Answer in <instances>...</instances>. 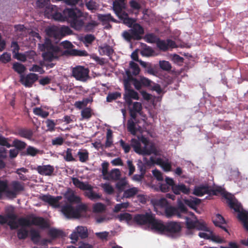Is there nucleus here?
Returning a JSON list of instances; mask_svg holds the SVG:
<instances>
[{"mask_svg":"<svg viewBox=\"0 0 248 248\" xmlns=\"http://www.w3.org/2000/svg\"><path fill=\"white\" fill-rule=\"evenodd\" d=\"M63 54L65 55L75 56H87L88 55V53L86 50H81L76 49L65 50L63 51Z\"/></svg>","mask_w":248,"mask_h":248,"instance_id":"obj_28","label":"nucleus"},{"mask_svg":"<svg viewBox=\"0 0 248 248\" xmlns=\"http://www.w3.org/2000/svg\"><path fill=\"white\" fill-rule=\"evenodd\" d=\"M33 113L38 116H41L42 118H46L48 115V112L44 110L41 108H35L33 109Z\"/></svg>","mask_w":248,"mask_h":248,"instance_id":"obj_46","label":"nucleus"},{"mask_svg":"<svg viewBox=\"0 0 248 248\" xmlns=\"http://www.w3.org/2000/svg\"><path fill=\"white\" fill-rule=\"evenodd\" d=\"M139 189L137 187H133L124 191L123 197L125 198H130L135 196L138 194Z\"/></svg>","mask_w":248,"mask_h":248,"instance_id":"obj_35","label":"nucleus"},{"mask_svg":"<svg viewBox=\"0 0 248 248\" xmlns=\"http://www.w3.org/2000/svg\"><path fill=\"white\" fill-rule=\"evenodd\" d=\"M31 220L26 217H21L17 219V223L21 228L17 231V236L19 240H25L29 235L30 231L26 228L31 225L39 226L41 229H46L49 227L47 221L42 217L30 216Z\"/></svg>","mask_w":248,"mask_h":248,"instance_id":"obj_2","label":"nucleus"},{"mask_svg":"<svg viewBox=\"0 0 248 248\" xmlns=\"http://www.w3.org/2000/svg\"><path fill=\"white\" fill-rule=\"evenodd\" d=\"M58 53L52 51H46L43 53L42 56L45 61L50 62L54 59L57 58V56L56 55Z\"/></svg>","mask_w":248,"mask_h":248,"instance_id":"obj_37","label":"nucleus"},{"mask_svg":"<svg viewBox=\"0 0 248 248\" xmlns=\"http://www.w3.org/2000/svg\"><path fill=\"white\" fill-rule=\"evenodd\" d=\"M212 221L216 227H218L229 233L228 230L226 227L227 225L226 220L221 215L219 214H216L215 216L213 217Z\"/></svg>","mask_w":248,"mask_h":248,"instance_id":"obj_20","label":"nucleus"},{"mask_svg":"<svg viewBox=\"0 0 248 248\" xmlns=\"http://www.w3.org/2000/svg\"><path fill=\"white\" fill-rule=\"evenodd\" d=\"M99 51L101 55H107L108 57H111L114 52L112 47L106 44L99 46Z\"/></svg>","mask_w":248,"mask_h":248,"instance_id":"obj_30","label":"nucleus"},{"mask_svg":"<svg viewBox=\"0 0 248 248\" xmlns=\"http://www.w3.org/2000/svg\"><path fill=\"white\" fill-rule=\"evenodd\" d=\"M195 229L200 231L209 232V228L207 227L206 223L203 221H201L198 219H196V225Z\"/></svg>","mask_w":248,"mask_h":248,"instance_id":"obj_41","label":"nucleus"},{"mask_svg":"<svg viewBox=\"0 0 248 248\" xmlns=\"http://www.w3.org/2000/svg\"><path fill=\"white\" fill-rule=\"evenodd\" d=\"M122 3L117 0H115L113 2V8L117 16H119L123 11Z\"/></svg>","mask_w":248,"mask_h":248,"instance_id":"obj_50","label":"nucleus"},{"mask_svg":"<svg viewBox=\"0 0 248 248\" xmlns=\"http://www.w3.org/2000/svg\"><path fill=\"white\" fill-rule=\"evenodd\" d=\"M86 6L87 8L93 12V11H95L97 9V6L96 2L93 0H90L86 3Z\"/></svg>","mask_w":248,"mask_h":248,"instance_id":"obj_61","label":"nucleus"},{"mask_svg":"<svg viewBox=\"0 0 248 248\" xmlns=\"http://www.w3.org/2000/svg\"><path fill=\"white\" fill-rule=\"evenodd\" d=\"M27 144L24 141L18 139H15L13 141L12 146L15 147L17 150L21 151L25 148Z\"/></svg>","mask_w":248,"mask_h":248,"instance_id":"obj_40","label":"nucleus"},{"mask_svg":"<svg viewBox=\"0 0 248 248\" xmlns=\"http://www.w3.org/2000/svg\"><path fill=\"white\" fill-rule=\"evenodd\" d=\"M156 44L157 47L163 51H167L169 47H174L175 46V42L171 39H167L165 41L159 38Z\"/></svg>","mask_w":248,"mask_h":248,"instance_id":"obj_18","label":"nucleus"},{"mask_svg":"<svg viewBox=\"0 0 248 248\" xmlns=\"http://www.w3.org/2000/svg\"><path fill=\"white\" fill-rule=\"evenodd\" d=\"M91 109L89 108H85L81 112V115L83 119H88L92 116Z\"/></svg>","mask_w":248,"mask_h":248,"instance_id":"obj_58","label":"nucleus"},{"mask_svg":"<svg viewBox=\"0 0 248 248\" xmlns=\"http://www.w3.org/2000/svg\"><path fill=\"white\" fill-rule=\"evenodd\" d=\"M127 128L128 131L133 135H136L137 129L134 122L132 120H129L127 121Z\"/></svg>","mask_w":248,"mask_h":248,"instance_id":"obj_44","label":"nucleus"},{"mask_svg":"<svg viewBox=\"0 0 248 248\" xmlns=\"http://www.w3.org/2000/svg\"><path fill=\"white\" fill-rule=\"evenodd\" d=\"M98 19L104 24L110 21L116 22V20L111 16L110 14L106 15L99 14L98 15Z\"/></svg>","mask_w":248,"mask_h":248,"instance_id":"obj_36","label":"nucleus"},{"mask_svg":"<svg viewBox=\"0 0 248 248\" xmlns=\"http://www.w3.org/2000/svg\"><path fill=\"white\" fill-rule=\"evenodd\" d=\"M13 68L16 72L20 74L24 73L26 70V67L23 64L17 62L13 64Z\"/></svg>","mask_w":248,"mask_h":248,"instance_id":"obj_45","label":"nucleus"},{"mask_svg":"<svg viewBox=\"0 0 248 248\" xmlns=\"http://www.w3.org/2000/svg\"><path fill=\"white\" fill-rule=\"evenodd\" d=\"M209 193L208 186H202L196 187L193 191V194L197 196L201 197L205 194Z\"/></svg>","mask_w":248,"mask_h":248,"instance_id":"obj_32","label":"nucleus"},{"mask_svg":"<svg viewBox=\"0 0 248 248\" xmlns=\"http://www.w3.org/2000/svg\"><path fill=\"white\" fill-rule=\"evenodd\" d=\"M130 68L131 71L130 70L126 71V74L129 78L132 76V75L137 76L140 72V68L138 64L133 61H131L129 63Z\"/></svg>","mask_w":248,"mask_h":248,"instance_id":"obj_27","label":"nucleus"},{"mask_svg":"<svg viewBox=\"0 0 248 248\" xmlns=\"http://www.w3.org/2000/svg\"><path fill=\"white\" fill-rule=\"evenodd\" d=\"M61 196L54 197L50 195H42L40 196L39 199L42 201L48 203L49 205L54 207L59 206V201L62 199Z\"/></svg>","mask_w":248,"mask_h":248,"instance_id":"obj_15","label":"nucleus"},{"mask_svg":"<svg viewBox=\"0 0 248 248\" xmlns=\"http://www.w3.org/2000/svg\"><path fill=\"white\" fill-rule=\"evenodd\" d=\"M154 53L155 51L153 48L149 46H147V45H145V47H144L141 51V54L142 55L148 57L153 56Z\"/></svg>","mask_w":248,"mask_h":248,"instance_id":"obj_54","label":"nucleus"},{"mask_svg":"<svg viewBox=\"0 0 248 248\" xmlns=\"http://www.w3.org/2000/svg\"><path fill=\"white\" fill-rule=\"evenodd\" d=\"M11 60V55L8 52H4L0 56V61L3 63H6L10 62Z\"/></svg>","mask_w":248,"mask_h":248,"instance_id":"obj_56","label":"nucleus"},{"mask_svg":"<svg viewBox=\"0 0 248 248\" xmlns=\"http://www.w3.org/2000/svg\"><path fill=\"white\" fill-rule=\"evenodd\" d=\"M15 134L29 140L32 139L33 132L31 129L27 128H19L16 130Z\"/></svg>","mask_w":248,"mask_h":248,"instance_id":"obj_23","label":"nucleus"},{"mask_svg":"<svg viewBox=\"0 0 248 248\" xmlns=\"http://www.w3.org/2000/svg\"><path fill=\"white\" fill-rule=\"evenodd\" d=\"M101 187L103 188L104 191L108 195H111L114 193V188L108 183L102 184Z\"/></svg>","mask_w":248,"mask_h":248,"instance_id":"obj_55","label":"nucleus"},{"mask_svg":"<svg viewBox=\"0 0 248 248\" xmlns=\"http://www.w3.org/2000/svg\"><path fill=\"white\" fill-rule=\"evenodd\" d=\"M126 185V183L124 180H120L116 184V188L119 193H121L123 191L124 192Z\"/></svg>","mask_w":248,"mask_h":248,"instance_id":"obj_57","label":"nucleus"},{"mask_svg":"<svg viewBox=\"0 0 248 248\" xmlns=\"http://www.w3.org/2000/svg\"><path fill=\"white\" fill-rule=\"evenodd\" d=\"M121 147L124 149L125 154L129 152L131 147L139 155H146L154 154L160 155L154 143L150 142L149 140L143 136L138 137V140L132 139L130 144L125 143L123 140L119 141Z\"/></svg>","mask_w":248,"mask_h":248,"instance_id":"obj_1","label":"nucleus"},{"mask_svg":"<svg viewBox=\"0 0 248 248\" xmlns=\"http://www.w3.org/2000/svg\"><path fill=\"white\" fill-rule=\"evenodd\" d=\"M46 31L48 36L55 39L61 38L72 33V31L67 26H62L60 28L55 26L51 27L47 29Z\"/></svg>","mask_w":248,"mask_h":248,"instance_id":"obj_6","label":"nucleus"},{"mask_svg":"<svg viewBox=\"0 0 248 248\" xmlns=\"http://www.w3.org/2000/svg\"><path fill=\"white\" fill-rule=\"evenodd\" d=\"M121 96V94L118 92L109 93L107 96V101L108 102H111L113 100L120 98Z\"/></svg>","mask_w":248,"mask_h":248,"instance_id":"obj_53","label":"nucleus"},{"mask_svg":"<svg viewBox=\"0 0 248 248\" xmlns=\"http://www.w3.org/2000/svg\"><path fill=\"white\" fill-rule=\"evenodd\" d=\"M6 183V188L2 191L8 197L15 198L20 192L24 190V183L18 181H13L11 183L10 186L12 190L8 188V182L7 180H3Z\"/></svg>","mask_w":248,"mask_h":248,"instance_id":"obj_5","label":"nucleus"},{"mask_svg":"<svg viewBox=\"0 0 248 248\" xmlns=\"http://www.w3.org/2000/svg\"><path fill=\"white\" fill-rule=\"evenodd\" d=\"M223 196L227 200V203L231 209H233L236 212L240 211L241 204L235 198L228 193H224Z\"/></svg>","mask_w":248,"mask_h":248,"instance_id":"obj_19","label":"nucleus"},{"mask_svg":"<svg viewBox=\"0 0 248 248\" xmlns=\"http://www.w3.org/2000/svg\"><path fill=\"white\" fill-rule=\"evenodd\" d=\"M182 226L180 223L170 221L166 223L165 232L167 235L172 238H176L180 236Z\"/></svg>","mask_w":248,"mask_h":248,"instance_id":"obj_7","label":"nucleus"},{"mask_svg":"<svg viewBox=\"0 0 248 248\" xmlns=\"http://www.w3.org/2000/svg\"><path fill=\"white\" fill-rule=\"evenodd\" d=\"M72 180L74 185L80 190L86 191L84 195L92 201L98 200L101 198V195L94 192L93 186L88 183H84L80 181L78 178L72 177Z\"/></svg>","mask_w":248,"mask_h":248,"instance_id":"obj_4","label":"nucleus"},{"mask_svg":"<svg viewBox=\"0 0 248 248\" xmlns=\"http://www.w3.org/2000/svg\"><path fill=\"white\" fill-rule=\"evenodd\" d=\"M38 76L34 73H30L26 76L21 75L20 82L26 87H32L33 83L38 80Z\"/></svg>","mask_w":248,"mask_h":248,"instance_id":"obj_14","label":"nucleus"},{"mask_svg":"<svg viewBox=\"0 0 248 248\" xmlns=\"http://www.w3.org/2000/svg\"><path fill=\"white\" fill-rule=\"evenodd\" d=\"M63 14L66 16V21L72 28L76 30L80 31L83 27L84 21L88 16L87 13H83L81 10L76 8H65Z\"/></svg>","mask_w":248,"mask_h":248,"instance_id":"obj_3","label":"nucleus"},{"mask_svg":"<svg viewBox=\"0 0 248 248\" xmlns=\"http://www.w3.org/2000/svg\"><path fill=\"white\" fill-rule=\"evenodd\" d=\"M57 6L51 5V8H48L45 9V13L46 14L52 17V18L56 21H66V16L63 14L59 12L57 10Z\"/></svg>","mask_w":248,"mask_h":248,"instance_id":"obj_11","label":"nucleus"},{"mask_svg":"<svg viewBox=\"0 0 248 248\" xmlns=\"http://www.w3.org/2000/svg\"><path fill=\"white\" fill-rule=\"evenodd\" d=\"M65 197L70 203H78L81 202L79 197L76 195L73 191L69 189L68 191L65 194Z\"/></svg>","mask_w":248,"mask_h":248,"instance_id":"obj_29","label":"nucleus"},{"mask_svg":"<svg viewBox=\"0 0 248 248\" xmlns=\"http://www.w3.org/2000/svg\"><path fill=\"white\" fill-rule=\"evenodd\" d=\"M49 4L50 0H37L36 2L37 7L40 8L46 7V9L51 8V5H48Z\"/></svg>","mask_w":248,"mask_h":248,"instance_id":"obj_49","label":"nucleus"},{"mask_svg":"<svg viewBox=\"0 0 248 248\" xmlns=\"http://www.w3.org/2000/svg\"><path fill=\"white\" fill-rule=\"evenodd\" d=\"M76 229L78 233L79 236L81 238L84 239L88 237V233L87 228L86 227L83 226H78Z\"/></svg>","mask_w":248,"mask_h":248,"instance_id":"obj_43","label":"nucleus"},{"mask_svg":"<svg viewBox=\"0 0 248 248\" xmlns=\"http://www.w3.org/2000/svg\"><path fill=\"white\" fill-rule=\"evenodd\" d=\"M172 190L176 195H179L181 193L188 194L190 192L189 188L183 184L175 185L174 186H172Z\"/></svg>","mask_w":248,"mask_h":248,"instance_id":"obj_26","label":"nucleus"},{"mask_svg":"<svg viewBox=\"0 0 248 248\" xmlns=\"http://www.w3.org/2000/svg\"><path fill=\"white\" fill-rule=\"evenodd\" d=\"M72 76L81 82L86 81L89 78V70L83 66L78 65L72 68Z\"/></svg>","mask_w":248,"mask_h":248,"instance_id":"obj_8","label":"nucleus"},{"mask_svg":"<svg viewBox=\"0 0 248 248\" xmlns=\"http://www.w3.org/2000/svg\"><path fill=\"white\" fill-rule=\"evenodd\" d=\"M158 39L159 38L153 33H147L144 37L145 41L148 43H156Z\"/></svg>","mask_w":248,"mask_h":248,"instance_id":"obj_42","label":"nucleus"},{"mask_svg":"<svg viewBox=\"0 0 248 248\" xmlns=\"http://www.w3.org/2000/svg\"><path fill=\"white\" fill-rule=\"evenodd\" d=\"M49 235L53 238L64 236L63 231L56 229H51L48 232Z\"/></svg>","mask_w":248,"mask_h":248,"instance_id":"obj_38","label":"nucleus"},{"mask_svg":"<svg viewBox=\"0 0 248 248\" xmlns=\"http://www.w3.org/2000/svg\"><path fill=\"white\" fill-rule=\"evenodd\" d=\"M62 212L63 215L68 218H77L78 212L75 208L70 204H66L62 208Z\"/></svg>","mask_w":248,"mask_h":248,"instance_id":"obj_21","label":"nucleus"},{"mask_svg":"<svg viewBox=\"0 0 248 248\" xmlns=\"http://www.w3.org/2000/svg\"><path fill=\"white\" fill-rule=\"evenodd\" d=\"M41 51H52L54 52H60L61 51V48L57 46L52 44L51 40L46 38L45 42L40 46Z\"/></svg>","mask_w":248,"mask_h":248,"instance_id":"obj_16","label":"nucleus"},{"mask_svg":"<svg viewBox=\"0 0 248 248\" xmlns=\"http://www.w3.org/2000/svg\"><path fill=\"white\" fill-rule=\"evenodd\" d=\"M96 26H97V22L92 20L86 25L84 24L83 27H84V30L85 31H90L93 30Z\"/></svg>","mask_w":248,"mask_h":248,"instance_id":"obj_62","label":"nucleus"},{"mask_svg":"<svg viewBox=\"0 0 248 248\" xmlns=\"http://www.w3.org/2000/svg\"><path fill=\"white\" fill-rule=\"evenodd\" d=\"M72 149L71 148H67L65 151V155H64V159L66 161L72 162L75 161V158L72 155Z\"/></svg>","mask_w":248,"mask_h":248,"instance_id":"obj_51","label":"nucleus"},{"mask_svg":"<svg viewBox=\"0 0 248 248\" xmlns=\"http://www.w3.org/2000/svg\"><path fill=\"white\" fill-rule=\"evenodd\" d=\"M130 30L134 40H140L141 39V35L144 34V31L143 27L138 23H135Z\"/></svg>","mask_w":248,"mask_h":248,"instance_id":"obj_17","label":"nucleus"},{"mask_svg":"<svg viewBox=\"0 0 248 248\" xmlns=\"http://www.w3.org/2000/svg\"><path fill=\"white\" fill-rule=\"evenodd\" d=\"M185 218L186 220V228L188 229H195L196 225V220H193L188 217H186Z\"/></svg>","mask_w":248,"mask_h":248,"instance_id":"obj_63","label":"nucleus"},{"mask_svg":"<svg viewBox=\"0 0 248 248\" xmlns=\"http://www.w3.org/2000/svg\"><path fill=\"white\" fill-rule=\"evenodd\" d=\"M118 218L120 221H122L125 220L127 222H129L131 221H133V218L132 215L128 213H121L118 216Z\"/></svg>","mask_w":248,"mask_h":248,"instance_id":"obj_48","label":"nucleus"},{"mask_svg":"<svg viewBox=\"0 0 248 248\" xmlns=\"http://www.w3.org/2000/svg\"><path fill=\"white\" fill-rule=\"evenodd\" d=\"M131 33L130 30L124 31L123 32L122 36L125 40L130 42L132 40H134V37Z\"/></svg>","mask_w":248,"mask_h":248,"instance_id":"obj_59","label":"nucleus"},{"mask_svg":"<svg viewBox=\"0 0 248 248\" xmlns=\"http://www.w3.org/2000/svg\"><path fill=\"white\" fill-rule=\"evenodd\" d=\"M35 170L42 175L51 176L54 171L53 166L50 165L38 166Z\"/></svg>","mask_w":248,"mask_h":248,"instance_id":"obj_24","label":"nucleus"},{"mask_svg":"<svg viewBox=\"0 0 248 248\" xmlns=\"http://www.w3.org/2000/svg\"><path fill=\"white\" fill-rule=\"evenodd\" d=\"M76 211H77V218H79L81 217V213H85L87 210V207L85 204H81L78 205L75 208Z\"/></svg>","mask_w":248,"mask_h":248,"instance_id":"obj_52","label":"nucleus"},{"mask_svg":"<svg viewBox=\"0 0 248 248\" xmlns=\"http://www.w3.org/2000/svg\"><path fill=\"white\" fill-rule=\"evenodd\" d=\"M238 213V218L243 224L248 220V214L247 212L239 211Z\"/></svg>","mask_w":248,"mask_h":248,"instance_id":"obj_64","label":"nucleus"},{"mask_svg":"<svg viewBox=\"0 0 248 248\" xmlns=\"http://www.w3.org/2000/svg\"><path fill=\"white\" fill-rule=\"evenodd\" d=\"M80 162L84 163L89 159V153L86 150H80L77 153Z\"/></svg>","mask_w":248,"mask_h":248,"instance_id":"obj_39","label":"nucleus"},{"mask_svg":"<svg viewBox=\"0 0 248 248\" xmlns=\"http://www.w3.org/2000/svg\"><path fill=\"white\" fill-rule=\"evenodd\" d=\"M31 239L34 244H38L41 238V235L39 232L33 229L30 231Z\"/></svg>","mask_w":248,"mask_h":248,"instance_id":"obj_33","label":"nucleus"},{"mask_svg":"<svg viewBox=\"0 0 248 248\" xmlns=\"http://www.w3.org/2000/svg\"><path fill=\"white\" fill-rule=\"evenodd\" d=\"M160 68L164 71H170L171 69V64L166 61H160L159 62Z\"/></svg>","mask_w":248,"mask_h":248,"instance_id":"obj_47","label":"nucleus"},{"mask_svg":"<svg viewBox=\"0 0 248 248\" xmlns=\"http://www.w3.org/2000/svg\"><path fill=\"white\" fill-rule=\"evenodd\" d=\"M39 150L33 146H29L25 151L22 152L21 155H22L35 156L39 154Z\"/></svg>","mask_w":248,"mask_h":248,"instance_id":"obj_34","label":"nucleus"},{"mask_svg":"<svg viewBox=\"0 0 248 248\" xmlns=\"http://www.w3.org/2000/svg\"><path fill=\"white\" fill-rule=\"evenodd\" d=\"M124 98L127 105L130 106L132 104V99L135 100L139 99V94L133 89H128V91H125L124 95Z\"/></svg>","mask_w":248,"mask_h":248,"instance_id":"obj_22","label":"nucleus"},{"mask_svg":"<svg viewBox=\"0 0 248 248\" xmlns=\"http://www.w3.org/2000/svg\"><path fill=\"white\" fill-rule=\"evenodd\" d=\"M121 176V172L119 169H112L108 174L107 177H105V180H118Z\"/></svg>","mask_w":248,"mask_h":248,"instance_id":"obj_31","label":"nucleus"},{"mask_svg":"<svg viewBox=\"0 0 248 248\" xmlns=\"http://www.w3.org/2000/svg\"><path fill=\"white\" fill-rule=\"evenodd\" d=\"M148 165L156 164L160 166L165 171H170L171 170V163L169 161L168 159L164 161L161 158H157L156 159L151 156L149 160L147 162Z\"/></svg>","mask_w":248,"mask_h":248,"instance_id":"obj_10","label":"nucleus"},{"mask_svg":"<svg viewBox=\"0 0 248 248\" xmlns=\"http://www.w3.org/2000/svg\"><path fill=\"white\" fill-rule=\"evenodd\" d=\"M149 226L151 230L155 232L160 234L165 233L166 224H164L161 220L156 219L155 215L153 217Z\"/></svg>","mask_w":248,"mask_h":248,"instance_id":"obj_13","label":"nucleus"},{"mask_svg":"<svg viewBox=\"0 0 248 248\" xmlns=\"http://www.w3.org/2000/svg\"><path fill=\"white\" fill-rule=\"evenodd\" d=\"M164 215L167 218H171L177 216L178 218H182V216L178 213V209L176 207L169 205L164 209Z\"/></svg>","mask_w":248,"mask_h":248,"instance_id":"obj_25","label":"nucleus"},{"mask_svg":"<svg viewBox=\"0 0 248 248\" xmlns=\"http://www.w3.org/2000/svg\"><path fill=\"white\" fill-rule=\"evenodd\" d=\"M17 216L14 213H9L5 216L0 215V224H7L11 230H16L18 227L16 220Z\"/></svg>","mask_w":248,"mask_h":248,"instance_id":"obj_9","label":"nucleus"},{"mask_svg":"<svg viewBox=\"0 0 248 248\" xmlns=\"http://www.w3.org/2000/svg\"><path fill=\"white\" fill-rule=\"evenodd\" d=\"M90 100L88 98H86L83 99L82 101H76L75 103V106L78 108L81 109L83 107H86L87 104L89 103Z\"/></svg>","mask_w":248,"mask_h":248,"instance_id":"obj_60","label":"nucleus"},{"mask_svg":"<svg viewBox=\"0 0 248 248\" xmlns=\"http://www.w3.org/2000/svg\"><path fill=\"white\" fill-rule=\"evenodd\" d=\"M154 215L146 213L144 214H136L134 216L133 221L138 225H150Z\"/></svg>","mask_w":248,"mask_h":248,"instance_id":"obj_12","label":"nucleus"}]
</instances>
